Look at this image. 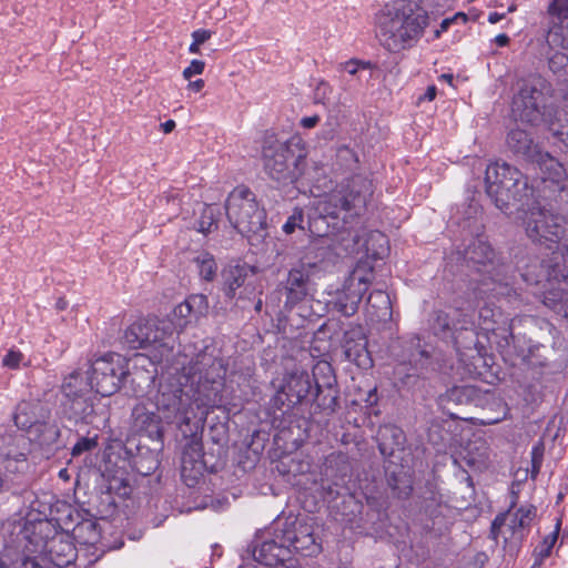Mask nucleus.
<instances>
[{
	"mask_svg": "<svg viewBox=\"0 0 568 568\" xmlns=\"http://www.w3.org/2000/svg\"><path fill=\"white\" fill-rule=\"evenodd\" d=\"M216 377L215 374L211 375L207 383L212 384V389L203 399H194L193 395L180 386L161 385L155 396V407L162 417L144 403L136 404L132 409V428L145 434L150 439L162 444V419L168 424H175L182 435L190 438L181 459V476L189 487L197 484L203 470L202 445L197 435L203 428L207 410H202L201 416H197L196 410H200L201 406H215L221 402L219 392L223 383L221 377Z\"/></svg>",
	"mask_w": 568,
	"mask_h": 568,
	"instance_id": "nucleus-1",
	"label": "nucleus"
},
{
	"mask_svg": "<svg viewBox=\"0 0 568 568\" xmlns=\"http://www.w3.org/2000/svg\"><path fill=\"white\" fill-rule=\"evenodd\" d=\"M476 213V210H474ZM463 243L445 257L446 270L453 274H463L464 267L478 274L477 280L483 285L509 286L515 280L517 271L520 278L528 285L540 283L545 276L544 268L536 258L525 266H517L505 262L501 253L497 252L485 233L481 215H467L459 222Z\"/></svg>",
	"mask_w": 568,
	"mask_h": 568,
	"instance_id": "nucleus-2",
	"label": "nucleus"
},
{
	"mask_svg": "<svg viewBox=\"0 0 568 568\" xmlns=\"http://www.w3.org/2000/svg\"><path fill=\"white\" fill-rule=\"evenodd\" d=\"M123 343L129 348L149 351L154 363L170 362L173 358L185 374L192 378L197 376V383L204 385L211 375L221 377V361L204 351L195 353L192 346H183L174 358L173 349L176 344L174 325L171 321L159 318H140L132 323L123 334Z\"/></svg>",
	"mask_w": 568,
	"mask_h": 568,
	"instance_id": "nucleus-3",
	"label": "nucleus"
},
{
	"mask_svg": "<svg viewBox=\"0 0 568 568\" xmlns=\"http://www.w3.org/2000/svg\"><path fill=\"white\" fill-rule=\"evenodd\" d=\"M426 11L422 0H396L375 14V33L379 44L397 53L412 48L423 36Z\"/></svg>",
	"mask_w": 568,
	"mask_h": 568,
	"instance_id": "nucleus-4",
	"label": "nucleus"
},
{
	"mask_svg": "<svg viewBox=\"0 0 568 568\" xmlns=\"http://www.w3.org/2000/svg\"><path fill=\"white\" fill-rule=\"evenodd\" d=\"M320 551L311 525L297 519H278L261 542L254 541V559L271 568H282L292 561V554L314 556Z\"/></svg>",
	"mask_w": 568,
	"mask_h": 568,
	"instance_id": "nucleus-5",
	"label": "nucleus"
},
{
	"mask_svg": "<svg viewBox=\"0 0 568 568\" xmlns=\"http://www.w3.org/2000/svg\"><path fill=\"white\" fill-rule=\"evenodd\" d=\"M486 194L503 213L510 215L536 203L535 184L517 168L503 162L491 163L485 172Z\"/></svg>",
	"mask_w": 568,
	"mask_h": 568,
	"instance_id": "nucleus-6",
	"label": "nucleus"
},
{
	"mask_svg": "<svg viewBox=\"0 0 568 568\" xmlns=\"http://www.w3.org/2000/svg\"><path fill=\"white\" fill-rule=\"evenodd\" d=\"M550 83L540 75H531L519 87L511 102V113L516 121L537 126L541 123L550 131V123L558 120L565 124L568 118L562 110L547 106L546 94Z\"/></svg>",
	"mask_w": 568,
	"mask_h": 568,
	"instance_id": "nucleus-7",
	"label": "nucleus"
},
{
	"mask_svg": "<svg viewBox=\"0 0 568 568\" xmlns=\"http://www.w3.org/2000/svg\"><path fill=\"white\" fill-rule=\"evenodd\" d=\"M530 207L519 209L525 213L523 223L527 236L535 243L551 248L554 244L568 251V221L547 209L550 201L536 196Z\"/></svg>",
	"mask_w": 568,
	"mask_h": 568,
	"instance_id": "nucleus-8",
	"label": "nucleus"
},
{
	"mask_svg": "<svg viewBox=\"0 0 568 568\" xmlns=\"http://www.w3.org/2000/svg\"><path fill=\"white\" fill-rule=\"evenodd\" d=\"M225 211L232 226L250 241L265 236L266 212L247 186L234 187L226 199Z\"/></svg>",
	"mask_w": 568,
	"mask_h": 568,
	"instance_id": "nucleus-9",
	"label": "nucleus"
},
{
	"mask_svg": "<svg viewBox=\"0 0 568 568\" xmlns=\"http://www.w3.org/2000/svg\"><path fill=\"white\" fill-rule=\"evenodd\" d=\"M372 194V184L361 178L353 179L347 184H339L317 200L315 210L318 217L315 220V224L332 219L334 221L333 229H337L341 213L354 211L355 214H359Z\"/></svg>",
	"mask_w": 568,
	"mask_h": 568,
	"instance_id": "nucleus-10",
	"label": "nucleus"
},
{
	"mask_svg": "<svg viewBox=\"0 0 568 568\" xmlns=\"http://www.w3.org/2000/svg\"><path fill=\"white\" fill-rule=\"evenodd\" d=\"M306 153L295 139L282 142L268 139L262 150L265 173L274 181L294 183L303 173Z\"/></svg>",
	"mask_w": 568,
	"mask_h": 568,
	"instance_id": "nucleus-11",
	"label": "nucleus"
},
{
	"mask_svg": "<svg viewBox=\"0 0 568 568\" xmlns=\"http://www.w3.org/2000/svg\"><path fill=\"white\" fill-rule=\"evenodd\" d=\"M90 363L88 379L91 388L102 396L115 394L129 375L126 359L116 353L104 354Z\"/></svg>",
	"mask_w": 568,
	"mask_h": 568,
	"instance_id": "nucleus-12",
	"label": "nucleus"
},
{
	"mask_svg": "<svg viewBox=\"0 0 568 568\" xmlns=\"http://www.w3.org/2000/svg\"><path fill=\"white\" fill-rule=\"evenodd\" d=\"M529 163L536 164L539 172L531 184H535V194L545 201H551L557 193L565 189L564 181L567 171L561 162L551 156L548 152H538Z\"/></svg>",
	"mask_w": 568,
	"mask_h": 568,
	"instance_id": "nucleus-13",
	"label": "nucleus"
},
{
	"mask_svg": "<svg viewBox=\"0 0 568 568\" xmlns=\"http://www.w3.org/2000/svg\"><path fill=\"white\" fill-rule=\"evenodd\" d=\"M60 408L63 418L78 424L91 425L97 429L106 426L109 412L104 406H95L90 396L61 399Z\"/></svg>",
	"mask_w": 568,
	"mask_h": 568,
	"instance_id": "nucleus-14",
	"label": "nucleus"
},
{
	"mask_svg": "<svg viewBox=\"0 0 568 568\" xmlns=\"http://www.w3.org/2000/svg\"><path fill=\"white\" fill-rule=\"evenodd\" d=\"M478 328L485 341L496 347H506L511 338V320L499 307L485 304L478 312Z\"/></svg>",
	"mask_w": 568,
	"mask_h": 568,
	"instance_id": "nucleus-15",
	"label": "nucleus"
},
{
	"mask_svg": "<svg viewBox=\"0 0 568 568\" xmlns=\"http://www.w3.org/2000/svg\"><path fill=\"white\" fill-rule=\"evenodd\" d=\"M315 393L313 404L315 409L332 415L338 407L339 390L336 378L328 363H320L313 369Z\"/></svg>",
	"mask_w": 568,
	"mask_h": 568,
	"instance_id": "nucleus-16",
	"label": "nucleus"
},
{
	"mask_svg": "<svg viewBox=\"0 0 568 568\" xmlns=\"http://www.w3.org/2000/svg\"><path fill=\"white\" fill-rule=\"evenodd\" d=\"M256 268L247 263L235 261L225 265L221 272L222 287L224 295L233 300L245 298L254 290L252 280L255 277Z\"/></svg>",
	"mask_w": 568,
	"mask_h": 568,
	"instance_id": "nucleus-17",
	"label": "nucleus"
},
{
	"mask_svg": "<svg viewBox=\"0 0 568 568\" xmlns=\"http://www.w3.org/2000/svg\"><path fill=\"white\" fill-rule=\"evenodd\" d=\"M547 14L549 19L548 44L568 50V0H551L547 8Z\"/></svg>",
	"mask_w": 568,
	"mask_h": 568,
	"instance_id": "nucleus-18",
	"label": "nucleus"
},
{
	"mask_svg": "<svg viewBox=\"0 0 568 568\" xmlns=\"http://www.w3.org/2000/svg\"><path fill=\"white\" fill-rule=\"evenodd\" d=\"M437 400L443 410H446L452 418L464 419L457 413L452 412V406H480L485 402V393L474 385L453 386L445 394H440Z\"/></svg>",
	"mask_w": 568,
	"mask_h": 568,
	"instance_id": "nucleus-19",
	"label": "nucleus"
},
{
	"mask_svg": "<svg viewBox=\"0 0 568 568\" xmlns=\"http://www.w3.org/2000/svg\"><path fill=\"white\" fill-rule=\"evenodd\" d=\"M428 517L433 520V529L439 531L442 544L448 549L449 538L446 536L449 525L453 519V509L443 501V495L437 490L436 486L428 483Z\"/></svg>",
	"mask_w": 568,
	"mask_h": 568,
	"instance_id": "nucleus-20",
	"label": "nucleus"
},
{
	"mask_svg": "<svg viewBox=\"0 0 568 568\" xmlns=\"http://www.w3.org/2000/svg\"><path fill=\"white\" fill-rule=\"evenodd\" d=\"M366 291V281L354 272L345 282L343 290L336 293L334 307L345 316L354 315Z\"/></svg>",
	"mask_w": 568,
	"mask_h": 568,
	"instance_id": "nucleus-21",
	"label": "nucleus"
},
{
	"mask_svg": "<svg viewBox=\"0 0 568 568\" xmlns=\"http://www.w3.org/2000/svg\"><path fill=\"white\" fill-rule=\"evenodd\" d=\"M489 459V446L483 437H475L463 447L457 457H454V463L459 467H466L481 471L487 467Z\"/></svg>",
	"mask_w": 568,
	"mask_h": 568,
	"instance_id": "nucleus-22",
	"label": "nucleus"
},
{
	"mask_svg": "<svg viewBox=\"0 0 568 568\" xmlns=\"http://www.w3.org/2000/svg\"><path fill=\"white\" fill-rule=\"evenodd\" d=\"M460 363L465 366L471 378L480 379L488 384H494L497 379V375L493 371L494 356L487 353V347L483 352L481 349L476 351L473 355L464 352Z\"/></svg>",
	"mask_w": 568,
	"mask_h": 568,
	"instance_id": "nucleus-23",
	"label": "nucleus"
},
{
	"mask_svg": "<svg viewBox=\"0 0 568 568\" xmlns=\"http://www.w3.org/2000/svg\"><path fill=\"white\" fill-rule=\"evenodd\" d=\"M376 439L378 449L385 460L402 459L405 435L399 427L392 424L381 426Z\"/></svg>",
	"mask_w": 568,
	"mask_h": 568,
	"instance_id": "nucleus-24",
	"label": "nucleus"
},
{
	"mask_svg": "<svg viewBox=\"0 0 568 568\" xmlns=\"http://www.w3.org/2000/svg\"><path fill=\"white\" fill-rule=\"evenodd\" d=\"M342 346L347 361L361 368L371 366L372 361L366 347V338L359 329L345 332Z\"/></svg>",
	"mask_w": 568,
	"mask_h": 568,
	"instance_id": "nucleus-25",
	"label": "nucleus"
},
{
	"mask_svg": "<svg viewBox=\"0 0 568 568\" xmlns=\"http://www.w3.org/2000/svg\"><path fill=\"white\" fill-rule=\"evenodd\" d=\"M468 321L463 320L462 325L456 329L452 339L462 362L463 353L474 354L476 351H484L486 344L481 341L483 333L475 327H467Z\"/></svg>",
	"mask_w": 568,
	"mask_h": 568,
	"instance_id": "nucleus-26",
	"label": "nucleus"
},
{
	"mask_svg": "<svg viewBox=\"0 0 568 568\" xmlns=\"http://www.w3.org/2000/svg\"><path fill=\"white\" fill-rule=\"evenodd\" d=\"M508 149L517 156H520L527 162L538 156L540 148L534 142L531 134L521 129H511L506 139Z\"/></svg>",
	"mask_w": 568,
	"mask_h": 568,
	"instance_id": "nucleus-27",
	"label": "nucleus"
},
{
	"mask_svg": "<svg viewBox=\"0 0 568 568\" xmlns=\"http://www.w3.org/2000/svg\"><path fill=\"white\" fill-rule=\"evenodd\" d=\"M310 276L303 270L293 268L288 272L281 292L286 296L285 306L293 307L307 295Z\"/></svg>",
	"mask_w": 568,
	"mask_h": 568,
	"instance_id": "nucleus-28",
	"label": "nucleus"
},
{
	"mask_svg": "<svg viewBox=\"0 0 568 568\" xmlns=\"http://www.w3.org/2000/svg\"><path fill=\"white\" fill-rule=\"evenodd\" d=\"M314 377L307 372L292 373L286 379L283 387L291 397V403L298 405L307 400L312 394V383Z\"/></svg>",
	"mask_w": 568,
	"mask_h": 568,
	"instance_id": "nucleus-29",
	"label": "nucleus"
},
{
	"mask_svg": "<svg viewBox=\"0 0 568 568\" xmlns=\"http://www.w3.org/2000/svg\"><path fill=\"white\" fill-rule=\"evenodd\" d=\"M402 459L385 460L387 484L398 496H408L412 490L408 471L398 462Z\"/></svg>",
	"mask_w": 568,
	"mask_h": 568,
	"instance_id": "nucleus-30",
	"label": "nucleus"
},
{
	"mask_svg": "<svg viewBox=\"0 0 568 568\" xmlns=\"http://www.w3.org/2000/svg\"><path fill=\"white\" fill-rule=\"evenodd\" d=\"M506 339L508 345L506 347H496L497 351L504 357L515 356L523 362H528L540 347V345L534 344L532 341L526 338V336L515 335L513 332L511 338L507 337Z\"/></svg>",
	"mask_w": 568,
	"mask_h": 568,
	"instance_id": "nucleus-31",
	"label": "nucleus"
},
{
	"mask_svg": "<svg viewBox=\"0 0 568 568\" xmlns=\"http://www.w3.org/2000/svg\"><path fill=\"white\" fill-rule=\"evenodd\" d=\"M537 509L534 505L520 506L513 516L516 521L515 537L513 538V551H520L524 540L526 539L530 524L536 517Z\"/></svg>",
	"mask_w": 568,
	"mask_h": 568,
	"instance_id": "nucleus-32",
	"label": "nucleus"
},
{
	"mask_svg": "<svg viewBox=\"0 0 568 568\" xmlns=\"http://www.w3.org/2000/svg\"><path fill=\"white\" fill-rule=\"evenodd\" d=\"M443 16L439 10L428 12V29H432V40L439 39L444 32H447L453 26H464L468 21L465 12H456L450 17H445L438 22V18Z\"/></svg>",
	"mask_w": 568,
	"mask_h": 568,
	"instance_id": "nucleus-33",
	"label": "nucleus"
},
{
	"mask_svg": "<svg viewBox=\"0 0 568 568\" xmlns=\"http://www.w3.org/2000/svg\"><path fill=\"white\" fill-rule=\"evenodd\" d=\"M457 315H459L457 308H452L449 312H436V318L432 325L434 335L442 339L452 338L456 329H458L463 323V321L456 320Z\"/></svg>",
	"mask_w": 568,
	"mask_h": 568,
	"instance_id": "nucleus-34",
	"label": "nucleus"
},
{
	"mask_svg": "<svg viewBox=\"0 0 568 568\" xmlns=\"http://www.w3.org/2000/svg\"><path fill=\"white\" fill-rule=\"evenodd\" d=\"M92 389L90 381L85 382L82 374L74 371L64 378L61 385V399L88 396Z\"/></svg>",
	"mask_w": 568,
	"mask_h": 568,
	"instance_id": "nucleus-35",
	"label": "nucleus"
},
{
	"mask_svg": "<svg viewBox=\"0 0 568 568\" xmlns=\"http://www.w3.org/2000/svg\"><path fill=\"white\" fill-rule=\"evenodd\" d=\"M367 306L372 316L378 321H386L392 316V304L389 296L382 290L373 291L367 297Z\"/></svg>",
	"mask_w": 568,
	"mask_h": 568,
	"instance_id": "nucleus-36",
	"label": "nucleus"
},
{
	"mask_svg": "<svg viewBox=\"0 0 568 568\" xmlns=\"http://www.w3.org/2000/svg\"><path fill=\"white\" fill-rule=\"evenodd\" d=\"M50 560L58 567L68 566L72 562L74 547L71 542L62 539H52L48 546Z\"/></svg>",
	"mask_w": 568,
	"mask_h": 568,
	"instance_id": "nucleus-37",
	"label": "nucleus"
},
{
	"mask_svg": "<svg viewBox=\"0 0 568 568\" xmlns=\"http://www.w3.org/2000/svg\"><path fill=\"white\" fill-rule=\"evenodd\" d=\"M159 465L160 460L155 449L139 448V453L133 458V466L142 476L153 474L158 469Z\"/></svg>",
	"mask_w": 568,
	"mask_h": 568,
	"instance_id": "nucleus-38",
	"label": "nucleus"
},
{
	"mask_svg": "<svg viewBox=\"0 0 568 568\" xmlns=\"http://www.w3.org/2000/svg\"><path fill=\"white\" fill-rule=\"evenodd\" d=\"M453 435L438 423H432L428 427V444L433 446L436 454H446L450 446Z\"/></svg>",
	"mask_w": 568,
	"mask_h": 568,
	"instance_id": "nucleus-39",
	"label": "nucleus"
},
{
	"mask_svg": "<svg viewBox=\"0 0 568 568\" xmlns=\"http://www.w3.org/2000/svg\"><path fill=\"white\" fill-rule=\"evenodd\" d=\"M14 424L21 429H32L38 423L34 415V405L29 402H21L13 415Z\"/></svg>",
	"mask_w": 568,
	"mask_h": 568,
	"instance_id": "nucleus-40",
	"label": "nucleus"
},
{
	"mask_svg": "<svg viewBox=\"0 0 568 568\" xmlns=\"http://www.w3.org/2000/svg\"><path fill=\"white\" fill-rule=\"evenodd\" d=\"M42 446H52L60 438V428L52 423H37L31 429Z\"/></svg>",
	"mask_w": 568,
	"mask_h": 568,
	"instance_id": "nucleus-41",
	"label": "nucleus"
},
{
	"mask_svg": "<svg viewBox=\"0 0 568 568\" xmlns=\"http://www.w3.org/2000/svg\"><path fill=\"white\" fill-rule=\"evenodd\" d=\"M192 317H194V313L186 301L175 306L172 312V318H168V321H171L174 325V336L178 337L179 331H182Z\"/></svg>",
	"mask_w": 568,
	"mask_h": 568,
	"instance_id": "nucleus-42",
	"label": "nucleus"
},
{
	"mask_svg": "<svg viewBox=\"0 0 568 568\" xmlns=\"http://www.w3.org/2000/svg\"><path fill=\"white\" fill-rule=\"evenodd\" d=\"M194 262L196 263L199 274L203 280L207 282L214 280L217 271V265L212 254L203 252L194 258Z\"/></svg>",
	"mask_w": 568,
	"mask_h": 568,
	"instance_id": "nucleus-43",
	"label": "nucleus"
},
{
	"mask_svg": "<svg viewBox=\"0 0 568 568\" xmlns=\"http://www.w3.org/2000/svg\"><path fill=\"white\" fill-rule=\"evenodd\" d=\"M545 449H546V447H545V442L542 438L538 439L531 448V452H530V457H531L530 478L532 480H536L540 473L542 462H544Z\"/></svg>",
	"mask_w": 568,
	"mask_h": 568,
	"instance_id": "nucleus-44",
	"label": "nucleus"
},
{
	"mask_svg": "<svg viewBox=\"0 0 568 568\" xmlns=\"http://www.w3.org/2000/svg\"><path fill=\"white\" fill-rule=\"evenodd\" d=\"M548 67L554 74L568 81V54L556 52L548 59Z\"/></svg>",
	"mask_w": 568,
	"mask_h": 568,
	"instance_id": "nucleus-45",
	"label": "nucleus"
},
{
	"mask_svg": "<svg viewBox=\"0 0 568 568\" xmlns=\"http://www.w3.org/2000/svg\"><path fill=\"white\" fill-rule=\"evenodd\" d=\"M513 495L514 497L509 509L507 511L499 513L498 515H496V517L491 521L489 538L495 540L496 542L498 541L499 535L504 536L503 527L506 525V521L510 516L511 508H514V506L516 505L517 495L515 493H513Z\"/></svg>",
	"mask_w": 568,
	"mask_h": 568,
	"instance_id": "nucleus-46",
	"label": "nucleus"
},
{
	"mask_svg": "<svg viewBox=\"0 0 568 568\" xmlns=\"http://www.w3.org/2000/svg\"><path fill=\"white\" fill-rule=\"evenodd\" d=\"M286 389L282 386L271 399V407L283 415L290 413L296 405L291 403Z\"/></svg>",
	"mask_w": 568,
	"mask_h": 568,
	"instance_id": "nucleus-47",
	"label": "nucleus"
},
{
	"mask_svg": "<svg viewBox=\"0 0 568 568\" xmlns=\"http://www.w3.org/2000/svg\"><path fill=\"white\" fill-rule=\"evenodd\" d=\"M185 301L190 305L191 310L193 311L194 318H197V317L206 314V312L209 310V301L205 295L193 294V295H190Z\"/></svg>",
	"mask_w": 568,
	"mask_h": 568,
	"instance_id": "nucleus-48",
	"label": "nucleus"
},
{
	"mask_svg": "<svg viewBox=\"0 0 568 568\" xmlns=\"http://www.w3.org/2000/svg\"><path fill=\"white\" fill-rule=\"evenodd\" d=\"M424 371L423 363L419 367H408L406 364H403L398 368V374H403L402 382L407 386H415L419 381V376Z\"/></svg>",
	"mask_w": 568,
	"mask_h": 568,
	"instance_id": "nucleus-49",
	"label": "nucleus"
},
{
	"mask_svg": "<svg viewBox=\"0 0 568 568\" xmlns=\"http://www.w3.org/2000/svg\"><path fill=\"white\" fill-rule=\"evenodd\" d=\"M504 550L506 554L510 557H517L519 551H513V538L515 537V531L517 529L515 517L511 515V518L509 519V523L504 526Z\"/></svg>",
	"mask_w": 568,
	"mask_h": 568,
	"instance_id": "nucleus-50",
	"label": "nucleus"
},
{
	"mask_svg": "<svg viewBox=\"0 0 568 568\" xmlns=\"http://www.w3.org/2000/svg\"><path fill=\"white\" fill-rule=\"evenodd\" d=\"M455 497L453 499H460L463 503L459 508H466L471 501L476 499L475 486L458 485L454 491Z\"/></svg>",
	"mask_w": 568,
	"mask_h": 568,
	"instance_id": "nucleus-51",
	"label": "nucleus"
},
{
	"mask_svg": "<svg viewBox=\"0 0 568 568\" xmlns=\"http://www.w3.org/2000/svg\"><path fill=\"white\" fill-rule=\"evenodd\" d=\"M98 446V436L82 437L72 447L71 455L73 457L80 456L85 452H91Z\"/></svg>",
	"mask_w": 568,
	"mask_h": 568,
	"instance_id": "nucleus-52",
	"label": "nucleus"
},
{
	"mask_svg": "<svg viewBox=\"0 0 568 568\" xmlns=\"http://www.w3.org/2000/svg\"><path fill=\"white\" fill-rule=\"evenodd\" d=\"M216 229V222L214 221L213 210L211 207L204 209L201 220L199 222V231L206 234Z\"/></svg>",
	"mask_w": 568,
	"mask_h": 568,
	"instance_id": "nucleus-53",
	"label": "nucleus"
},
{
	"mask_svg": "<svg viewBox=\"0 0 568 568\" xmlns=\"http://www.w3.org/2000/svg\"><path fill=\"white\" fill-rule=\"evenodd\" d=\"M303 219H304L303 211L300 209L294 210L293 214L284 223L283 231L286 234H292L297 227L303 229V226H302Z\"/></svg>",
	"mask_w": 568,
	"mask_h": 568,
	"instance_id": "nucleus-54",
	"label": "nucleus"
},
{
	"mask_svg": "<svg viewBox=\"0 0 568 568\" xmlns=\"http://www.w3.org/2000/svg\"><path fill=\"white\" fill-rule=\"evenodd\" d=\"M24 359V355L20 351L10 349L2 359V365L10 369H17L20 367L21 362Z\"/></svg>",
	"mask_w": 568,
	"mask_h": 568,
	"instance_id": "nucleus-55",
	"label": "nucleus"
},
{
	"mask_svg": "<svg viewBox=\"0 0 568 568\" xmlns=\"http://www.w3.org/2000/svg\"><path fill=\"white\" fill-rule=\"evenodd\" d=\"M550 554L551 549H549V546H545L539 542L532 551L535 560L531 568H539L542 565L544 560L550 556Z\"/></svg>",
	"mask_w": 568,
	"mask_h": 568,
	"instance_id": "nucleus-56",
	"label": "nucleus"
},
{
	"mask_svg": "<svg viewBox=\"0 0 568 568\" xmlns=\"http://www.w3.org/2000/svg\"><path fill=\"white\" fill-rule=\"evenodd\" d=\"M205 68V63L202 60H192L190 65L184 69L183 78L190 80L193 75L202 74Z\"/></svg>",
	"mask_w": 568,
	"mask_h": 568,
	"instance_id": "nucleus-57",
	"label": "nucleus"
},
{
	"mask_svg": "<svg viewBox=\"0 0 568 568\" xmlns=\"http://www.w3.org/2000/svg\"><path fill=\"white\" fill-rule=\"evenodd\" d=\"M338 122L336 119H327L321 133L325 140H333L337 133Z\"/></svg>",
	"mask_w": 568,
	"mask_h": 568,
	"instance_id": "nucleus-58",
	"label": "nucleus"
},
{
	"mask_svg": "<svg viewBox=\"0 0 568 568\" xmlns=\"http://www.w3.org/2000/svg\"><path fill=\"white\" fill-rule=\"evenodd\" d=\"M9 568H42L34 558L21 557L12 562Z\"/></svg>",
	"mask_w": 568,
	"mask_h": 568,
	"instance_id": "nucleus-59",
	"label": "nucleus"
},
{
	"mask_svg": "<svg viewBox=\"0 0 568 568\" xmlns=\"http://www.w3.org/2000/svg\"><path fill=\"white\" fill-rule=\"evenodd\" d=\"M361 67L364 69L369 68L371 63L369 62L365 63V62H361L357 60H349L343 64L344 70L352 75L356 74Z\"/></svg>",
	"mask_w": 568,
	"mask_h": 568,
	"instance_id": "nucleus-60",
	"label": "nucleus"
},
{
	"mask_svg": "<svg viewBox=\"0 0 568 568\" xmlns=\"http://www.w3.org/2000/svg\"><path fill=\"white\" fill-rule=\"evenodd\" d=\"M337 158L343 161H352L354 163L357 162L355 152L352 149H349L348 146H341L337 150Z\"/></svg>",
	"mask_w": 568,
	"mask_h": 568,
	"instance_id": "nucleus-61",
	"label": "nucleus"
},
{
	"mask_svg": "<svg viewBox=\"0 0 568 568\" xmlns=\"http://www.w3.org/2000/svg\"><path fill=\"white\" fill-rule=\"evenodd\" d=\"M212 37V31L210 30H205V29H199V30H195L193 33H192V38L195 42H197L199 44H203L204 42H206L210 38Z\"/></svg>",
	"mask_w": 568,
	"mask_h": 568,
	"instance_id": "nucleus-62",
	"label": "nucleus"
},
{
	"mask_svg": "<svg viewBox=\"0 0 568 568\" xmlns=\"http://www.w3.org/2000/svg\"><path fill=\"white\" fill-rule=\"evenodd\" d=\"M464 467H465V465H463V467H460V470H459V473L457 475V477H458V485L475 486L471 476L469 475V473Z\"/></svg>",
	"mask_w": 568,
	"mask_h": 568,
	"instance_id": "nucleus-63",
	"label": "nucleus"
},
{
	"mask_svg": "<svg viewBox=\"0 0 568 568\" xmlns=\"http://www.w3.org/2000/svg\"><path fill=\"white\" fill-rule=\"evenodd\" d=\"M321 118L317 114H315L313 116H305L301 119L300 123L305 129H312L318 124Z\"/></svg>",
	"mask_w": 568,
	"mask_h": 568,
	"instance_id": "nucleus-64",
	"label": "nucleus"
}]
</instances>
